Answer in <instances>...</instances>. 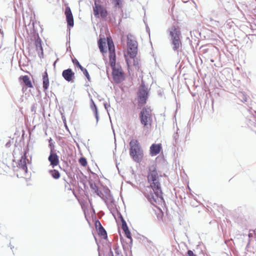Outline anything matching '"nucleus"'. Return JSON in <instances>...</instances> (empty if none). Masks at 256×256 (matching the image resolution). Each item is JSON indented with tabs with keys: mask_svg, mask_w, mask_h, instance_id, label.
<instances>
[{
	"mask_svg": "<svg viewBox=\"0 0 256 256\" xmlns=\"http://www.w3.org/2000/svg\"><path fill=\"white\" fill-rule=\"evenodd\" d=\"M24 83L28 88L32 87V84L28 76H24L22 77Z\"/></svg>",
	"mask_w": 256,
	"mask_h": 256,
	"instance_id": "obj_20",
	"label": "nucleus"
},
{
	"mask_svg": "<svg viewBox=\"0 0 256 256\" xmlns=\"http://www.w3.org/2000/svg\"><path fill=\"white\" fill-rule=\"evenodd\" d=\"M130 156L136 162H140L143 157V152L138 142L136 140L133 139L130 142Z\"/></svg>",
	"mask_w": 256,
	"mask_h": 256,
	"instance_id": "obj_4",
	"label": "nucleus"
},
{
	"mask_svg": "<svg viewBox=\"0 0 256 256\" xmlns=\"http://www.w3.org/2000/svg\"><path fill=\"white\" fill-rule=\"evenodd\" d=\"M94 14L96 18H99L100 14L102 18H105L108 15V12L106 9L102 6L97 4V2H94V6L93 7Z\"/></svg>",
	"mask_w": 256,
	"mask_h": 256,
	"instance_id": "obj_8",
	"label": "nucleus"
},
{
	"mask_svg": "<svg viewBox=\"0 0 256 256\" xmlns=\"http://www.w3.org/2000/svg\"><path fill=\"white\" fill-rule=\"evenodd\" d=\"M168 32L169 34L172 48L178 54L182 46L181 41L182 36L180 30L178 26L173 25L168 29Z\"/></svg>",
	"mask_w": 256,
	"mask_h": 256,
	"instance_id": "obj_3",
	"label": "nucleus"
},
{
	"mask_svg": "<svg viewBox=\"0 0 256 256\" xmlns=\"http://www.w3.org/2000/svg\"><path fill=\"white\" fill-rule=\"evenodd\" d=\"M90 102H91L90 108H91L92 110L93 111V112H96V110H98L97 107H96V104H94V100H92V99H91Z\"/></svg>",
	"mask_w": 256,
	"mask_h": 256,
	"instance_id": "obj_25",
	"label": "nucleus"
},
{
	"mask_svg": "<svg viewBox=\"0 0 256 256\" xmlns=\"http://www.w3.org/2000/svg\"><path fill=\"white\" fill-rule=\"evenodd\" d=\"M105 192H106V193L109 192H110V190H109L108 189H106V190H105Z\"/></svg>",
	"mask_w": 256,
	"mask_h": 256,
	"instance_id": "obj_43",
	"label": "nucleus"
},
{
	"mask_svg": "<svg viewBox=\"0 0 256 256\" xmlns=\"http://www.w3.org/2000/svg\"><path fill=\"white\" fill-rule=\"evenodd\" d=\"M240 95H242V102H246L247 101V98L246 96L244 95V94H240Z\"/></svg>",
	"mask_w": 256,
	"mask_h": 256,
	"instance_id": "obj_36",
	"label": "nucleus"
},
{
	"mask_svg": "<svg viewBox=\"0 0 256 256\" xmlns=\"http://www.w3.org/2000/svg\"><path fill=\"white\" fill-rule=\"evenodd\" d=\"M49 147L50 149V152H54V145L52 142H50L49 144Z\"/></svg>",
	"mask_w": 256,
	"mask_h": 256,
	"instance_id": "obj_30",
	"label": "nucleus"
},
{
	"mask_svg": "<svg viewBox=\"0 0 256 256\" xmlns=\"http://www.w3.org/2000/svg\"><path fill=\"white\" fill-rule=\"evenodd\" d=\"M79 162L83 166H84L87 164V161L86 158L83 157L80 158L79 159Z\"/></svg>",
	"mask_w": 256,
	"mask_h": 256,
	"instance_id": "obj_24",
	"label": "nucleus"
},
{
	"mask_svg": "<svg viewBox=\"0 0 256 256\" xmlns=\"http://www.w3.org/2000/svg\"><path fill=\"white\" fill-rule=\"evenodd\" d=\"M122 228L126 236L130 240V242H132V238L131 236L130 232L128 230V226H127L126 223L122 218Z\"/></svg>",
	"mask_w": 256,
	"mask_h": 256,
	"instance_id": "obj_16",
	"label": "nucleus"
},
{
	"mask_svg": "<svg viewBox=\"0 0 256 256\" xmlns=\"http://www.w3.org/2000/svg\"><path fill=\"white\" fill-rule=\"evenodd\" d=\"M34 106L32 107V111L34 110Z\"/></svg>",
	"mask_w": 256,
	"mask_h": 256,
	"instance_id": "obj_46",
	"label": "nucleus"
},
{
	"mask_svg": "<svg viewBox=\"0 0 256 256\" xmlns=\"http://www.w3.org/2000/svg\"><path fill=\"white\" fill-rule=\"evenodd\" d=\"M94 116L96 120V124H98V120H99V116L98 114V110H96V112H94Z\"/></svg>",
	"mask_w": 256,
	"mask_h": 256,
	"instance_id": "obj_28",
	"label": "nucleus"
},
{
	"mask_svg": "<svg viewBox=\"0 0 256 256\" xmlns=\"http://www.w3.org/2000/svg\"><path fill=\"white\" fill-rule=\"evenodd\" d=\"M0 33L2 34V36H4L3 32L2 31L0 30Z\"/></svg>",
	"mask_w": 256,
	"mask_h": 256,
	"instance_id": "obj_44",
	"label": "nucleus"
},
{
	"mask_svg": "<svg viewBox=\"0 0 256 256\" xmlns=\"http://www.w3.org/2000/svg\"><path fill=\"white\" fill-rule=\"evenodd\" d=\"M90 188L94 192L98 190V188L96 186V184L95 183H93V182L90 183Z\"/></svg>",
	"mask_w": 256,
	"mask_h": 256,
	"instance_id": "obj_26",
	"label": "nucleus"
},
{
	"mask_svg": "<svg viewBox=\"0 0 256 256\" xmlns=\"http://www.w3.org/2000/svg\"><path fill=\"white\" fill-rule=\"evenodd\" d=\"M105 42H102V40H100L98 42V48L100 50V51L102 52H106V50H105V48H104V46H105Z\"/></svg>",
	"mask_w": 256,
	"mask_h": 256,
	"instance_id": "obj_22",
	"label": "nucleus"
},
{
	"mask_svg": "<svg viewBox=\"0 0 256 256\" xmlns=\"http://www.w3.org/2000/svg\"><path fill=\"white\" fill-rule=\"evenodd\" d=\"M109 256H114V254H113V252H112L111 249L110 250V254H109Z\"/></svg>",
	"mask_w": 256,
	"mask_h": 256,
	"instance_id": "obj_40",
	"label": "nucleus"
},
{
	"mask_svg": "<svg viewBox=\"0 0 256 256\" xmlns=\"http://www.w3.org/2000/svg\"><path fill=\"white\" fill-rule=\"evenodd\" d=\"M147 178L150 187L148 186L143 191V194L148 201L162 214V211L159 206H162L164 203V200L160 182V176L154 166L149 168Z\"/></svg>",
	"mask_w": 256,
	"mask_h": 256,
	"instance_id": "obj_1",
	"label": "nucleus"
},
{
	"mask_svg": "<svg viewBox=\"0 0 256 256\" xmlns=\"http://www.w3.org/2000/svg\"><path fill=\"white\" fill-rule=\"evenodd\" d=\"M104 106L105 109L108 112V108L110 107V104H108L106 102V103L104 104Z\"/></svg>",
	"mask_w": 256,
	"mask_h": 256,
	"instance_id": "obj_38",
	"label": "nucleus"
},
{
	"mask_svg": "<svg viewBox=\"0 0 256 256\" xmlns=\"http://www.w3.org/2000/svg\"><path fill=\"white\" fill-rule=\"evenodd\" d=\"M173 138H174V140L175 143L176 144L177 140L178 139V133L174 134Z\"/></svg>",
	"mask_w": 256,
	"mask_h": 256,
	"instance_id": "obj_32",
	"label": "nucleus"
},
{
	"mask_svg": "<svg viewBox=\"0 0 256 256\" xmlns=\"http://www.w3.org/2000/svg\"><path fill=\"white\" fill-rule=\"evenodd\" d=\"M98 196L102 200H104V194H102V192L101 191H100V192L98 194Z\"/></svg>",
	"mask_w": 256,
	"mask_h": 256,
	"instance_id": "obj_37",
	"label": "nucleus"
},
{
	"mask_svg": "<svg viewBox=\"0 0 256 256\" xmlns=\"http://www.w3.org/2000/svg\"><path fill=\"white\" fill-rule=\"evenodd\" d=\"M148 89L144 84H142L139 88L138 96V102L141 105L146 104V101L148 97Z\"/></svg>",
	"mask_w": 256,
	"mask_h": 256,
	"instance_id": "obj_7",
	"label": "nucleus"
},
{
	"mask_svg": "<svg viewBox=\"0 0 256 256\" xmlns=\"http://www.w3.org/2000/svg\"><path fill=\"white\" fill-rule=\"evenodd\" d=\"M100 190H99L98 188V190L94 191V192L98 195L99 193Z\"/></svg>",
	"mask_w": 256,
	"mask_h": 256,
	"instance_id": "obj_41",
	"label": "nucleus"
},
{
	"mask_svg": "<svg viewBox=\"0 0 256 256\" xmlns=\"http://www.w3.org/2000/svg\"><path fill=\"white\" fill-rule=\"evenodd\" d=\"M24 22L25 24H30L31 21H32V16H28V14H23L22 16Z\"/></svg>",
	"mask_w": 256,
	"mask_h": 256,
	"instance_id": "obj_21",
	"label": "nucleus"
},
{
	"mask_svg": "<svg viewBox=\"0 0 256 256\" xmlns=\"http://www.w3.org/2000/svg\"><path fill=\"white\" fill-rule=\"evenodd\" d=\"M108 44L110 51V62L112 68V74L114 80L117 84L121 82L123 80V76L122 69L116 63V54L113 42L108 39Z\"/></svg>",
	"mask_w": 256,
	"mask_h": 256,
	"instance_id": "obj_2",
	"label": "nucleus"
},
{
	"mask_svg": "<svg viewBox=\"0 0 256 256\" xmlns=\"http://www.w3.org/2000/svg\"><path fill=\"white\" fill-rule=\"evenodd\" d=\"M114 249L115 252V254L116 256H122L121 252V250H120L119 246L116 244L114 246Z\"/></svg>",
	"mask_w": 256,
	"mask_h": 256,
	"instance_id": "obj_23",
	"label": "nucleus"
},
{
	"mask_svg": "<svg viewBox=\"0 0 256 256\" xmlns=\"http://www.w3.org/2000/svg\"><path fill=\"white\" fill-rule=\"evenodd\" d=\"M28 161V160L26 158V152H25L24 155L22 156L20 160L18 162V168L22 170L24 174H26L28 172L26 163Z\"/></svg>",
	"mask_w": 256,
	"mask_h": 256,
	"instance_id": "obj_9",
	"label": "nucleus"
},
{
	"mask_svg": "<svg viewBox=\"0 0 256 256\" xmlns=\"http://www.w3.org/2000/svg\"><path fill=\"white\" fill-rule=\"evenodd\" d=\"M146 32L150 35V28H148V26L147 24H146Z\"/></svg>",
	"mask_w": 256,
	"mask_h": 256,
	"instance_id": "obj_39",
	"label": "nucleus"
},
{
	"mask_svg": "<svg viewBox=\"0 0 256 256\" xmlns=\"http://www.w3.org/2000/svg\"><path fill=\"white\" fill-rule=\"evenodd\" d=\"M116 7H120L121 0H114Z\"/></svg>",
	"mask_w": 256,
	"mask_h": 256,
	"instance_id": "obj_31",
	"label": "nucleus"
},
{
	"mask_svg": "<svg viewBox=\"0 0 256 256\" xmlns=\"http://www.w3.org/2000/svg\"><path fill=\"white\" fill-rule=\"evenodd\" d=\"M133 58V64L134 66H135L136 67L138 66V60L137 58Z\"/></svg>",
	"mask_w": 256,
	"mask_h": 256,
	"instance_id": "obj_29",
	"label": "nucleus"
},
{
	"mask_svg": "<svg viewBox=\"0 0 256 256\" xmlns=\"http://www.w3.org/2000/svg\"><path fill=\"white\" fill-rule=\"evenodd\" d=\"M52 138H50L49 140H48V142H49V144H50V142H52Z\"/></svg>",
	"mask_w": 256,
	"mask_h": 256,
	"instance_id": "obj_42",
	"label": "nucleus"
},
{
	"mask_svg": "<svg viewBox=\"0 0 256 256\" xmlns=\"http://www.w3.org/2000/svg\"><path fill=\"white\" fill-rule=\"evenodd\" d=\"M98 0H94V2H97Z\"/></svg>",
	"mask_w": 256,
	"mask_h": 256,
	"instance_id": "obj_48",
	"label": "nucleus"
},
{
	"mask_svg": "<svg viewBox=\"0 0 256 256\" xmlns=\"http://www.w3.org/2000/svg\"><path fill=\"white\" fill-rule=\"evenodd\" d=\"M132 36H127L128 54L130 58H136L138 52L137 42L131 38Z\"/></svg>",
	"mask_w": 256,
	"mask_h": 256,
	"instance_id": "obj_6",
	"label": "nucleus"
},
{
	"mask_svg": "<svg viewBox=\"0 0 256 256\" xmlns=\"http://www.w3.org/2000/svg\"><path fill=\"white\" fill-rule=\"evenodd\" d=\"M48 173L54 179L59 178L60 176V172L56 170H49Z\"/></svg>",
	"mask_w": 256,
	"mask_h": 256,
	"instance_id": "obj_19",
	"label": "nucleus"
},
{
	"mask_svg": "<svg viewBox=\"0 0 256 256\" xmlns=\"http://www.w3.org/2000/svg\"><path fill=\"white\" fill-rule=\"evenodd\" d=\"M42 80H43V88L44 90H45L48 89L49 86V80L48 78V73L46 72H44L42 76Z\"/></svg>",
	"mask_w": 256,
	"mask_h": 256,
	"instance_id": "obj_17",
	"label": "nucleus"
},
{
	"mask_svg": "<svg viewBox=\"0 0 256 256\" xmlns=\"http://www.w3.org/2000/svg\"><path fill=\"white\" fill-rule=\"evenodd\" d=\"M126 61L128 65L129 66V62H128V60L127 58H126Z\"/></svg>",
	"mask_w": 256,
	"mask_h": 256,
	"instance_id": "obj_45",
	"label": "nucleus"
},
{
	"mask_svg": "<svg viewBox=\"0 0 256 256\" xmlns=\"http://www.w3.org/2000/svg\"><path fill=\"white\" fill-rule=\"evenodd\" d=\"M64 14L66 16L68 26L72 27L74 24V18L71 10L69 6H67L66 8Z\"/></svg>",
	"mask_w": 256,
	"mask_h": 256,
	"instance_id": "obj_10",
	"label": "nucleus"
},
{
	"mask_svg": "<svg viewBox=\"0 0 256 256\" xmlns=\"http://www.w3.org/2000/svg\"><path fill=\"white\" fill-rule=\"evenodd\" d=\"M146 242H148L147 246H149L150 248H152V246H153L152 242L148 239L146 238Z\"/></svg>",
	"mask_w": 256,
	"mask_h": 256,
	"instance_id": "obj_33",
	"label": "nucleus"
},
{
	"mask_svg": "<svg viewBox=\"0 0 256 256\" xmlns=\"http://www.w3.org/2000/svg\"><path fill=\"white\" fill-rule=\"evenodd\" d=\"M62 76L66 80L70 82L73 80L74 78V73L71 68H68L63 70Z\"/></svg>",
	"mask_w": 256,
	"mask_h": 256,
	"instance_id": "obj_11",
	"label": "nucleus"
},
{
	"mask_svg": "<svg viewBox=\"0 0 256 256\" xmlns=\"http://www.w3.org/2000/svg\"><path fill=\"white\" fill-rule=\"evenodd\" d=\"M72 61L73 64L74 65L76 66L78 68H79L80 69V70L83 72L84 76L86 77L87 79L88 80H90V76L88 74V72L86 68H84V67H82L80 65V64L76 58L72 59Z\"/></svg>",
	"mask_w": 256,
	"mask_h": 256,
	"instance_id": "obj_15",
	"label": "nucleus"
},
{
	"mask_svg": "<svg viewBox=\"0 0 256 256\" xmlns=\"http://www.w3.org/2000/svg\"><path fill=\"white\" fill-rule=\"evenodd\" d=\"M200 52H202L203 54H205L206 52H208V48H207L206 46H202L200 47Z\"/></svg>",
	"mask_w": 256,
	"mask_h": 256,
	"instance_id": "obj_27",
	"label": "nucleus"
},
{
	"mask_svg": "<svg viewBox=\"0 0 256 256\" xmlns=\"http://www.w3.org/2000/svg\"><path fill=\"white\" fill-rule=\"evenodd\" d=\"M95 226L96 228L98 229V228L100 227V226H102V224L99 220H96L95 223Z\"/></svg>",
	"mask_w": 256,
	"mask_h": 256,
	"instance_id": "obj_34",
	"label": "nucleus"
},
{
	"mask_svg": "<svg viewBox=\"0 0 256 256\" xmlns=\"http://www.w3.org/2000/svg\"><path fill=\"white\" fill-rule=\"evenodd\" d=\"M97 231L98 234L100 236H102L104 239L107 238V232L102 226H100V227L98 228Z\"/></svg>",
	"mask_w": 256,
	"mask_h": 256,
	"instance_id": "obj_18",
	"label": "nucleus"
},
{
	"mask_svg": "<svg viewBox=\"0 0 256 256\" xmlns=\"http://www.w3.org/2000/svg\"><path fill=\"white\" fill-rule=\"evenodd\" d=\"M48 160L52 168L56 166L59 164L58 157L56 154L54 152H50Z\"/></svg>",
	"mask_w": 256,
	"mask_h": 256,
	"instance_id": "obj_12",
	"label": "nucleus"
},
{
	"mask_svg": "<svg viewBox=\"0 0 256 256\" xmlns=\"http://www.w3.org/2000/svg\"><path fill=\"white\" fill-rule=\"evenodd\" d=\"M210 61H211L212 62H214L213 60H210Z\"/></svg>",
	"mask_w": 256,
	"mask_h": 256,
	"instance_id": "obj_47",
	"label": "nucleus"
},
{
	"mask_svg": "<svg viewBox=\"0 0 256 256\" xmlns=\"http://www.w3.org/2000/svg\"><path fill=\"white\" fill-rule=\"evenodd\" d=\"M139 118L144 128H150L152 122V110L148 107L144 108L139 114Z\"/></svg>",
	"mask_w": 256,
	"mask_h": 256,
	"instance_id": "obj_5",
	"label": "nucleus"
},
{
	"mask_svg": "<svg viewBox=\"0 0 256 256\" xmlns=\"http://www.w3.org/2000/svg\"><path fill=\"white\" fill-rule=\"evenodd\" d=\"M188 256H196L191 250H188Z\"/></svg>",
	"mask_w": 256,
	"mask_h": 256,
	"instance_id": "obj_35",
	"label": "nucleus"
},
{
	"mask_svg": "<svg viewBox=\"0 0 256 256\" xmlns=\"http://www.w3.org/2000/svg\"><path fill=\"white\" fill-rule=\"evenodd\" d=\"M35 46L36 50L37 51L38 56L40 58H42L44 54L43 49L42 46V40L38 38L35 41Z\"/></svg>",
	"mask_w": 256,
	"mask_h": 256,
	"instance_id": "obj_13",
	"label": "nucleus"
},
{
	"mask_svg": "<svg viewBox=\"0 0 256 256\" xmlns=\"http://www.w3.org/2000/svg\"><path fill=\"white\" fill-rule=\"evenodd\" d=\"M162 149L161 144H152L150 147V154L152 156L158 154Z\"/></svg>",
	"mask_w": 256,
	"mask_h": 256,
	"instance_id": "obj_14",
	"label": "nucleus"
}]
</instances>
